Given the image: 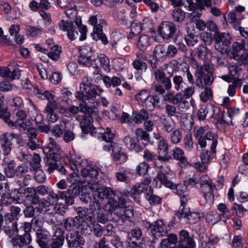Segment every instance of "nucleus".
Returning a JSON list of instances; mask_svg holds the SVG:
<instances>
[{"label":"nucleus","instance_id":"nucleus-51","mask_svg":"<svg viewBox=\"0 0 248 248\" xmlns=\"http://www.w3.org/2000/svg\"><path fill=\"white\" fill-rule=\"evenodd\" d=\"M48 193V195L47 197L46 203L44 202H42L41 203V205L43 207H46L45 204L47 203L50 205H53L56 203L59 199V195L53 191L49 192ZM46 206H48V205H46Z\"/></svg>","mask_w":248,"mask_h":248},{"label":"nucleus","instance_id":"nucleus-49","mask_svg":"<svg viewBox=\"0 0 248 248\" xmlns=\"http://www.w3.org/2000/svg\"><path fill=\"white\" fill-rule=\"evenodd\" d=\"M154 53L157 59L166 58V49L162 45H157L154 49Z\"/></svg>","mask_w":248,"mask_h":248},{"label":"nucleus","instance_id":"nucleus-57","mask_svg":"<svg viewBox=\"0 0 248 248\" xmlns=\"http://www.w3.org/2000/svg\"><path fill=\"white\" fill-rule=\"evenodd\" d=\"M200 97L201 100L203 102H206L211 99L213 97L211 89L209 87H205L204 90L200 93Z\"/></svg>","mask_w":248,"mask_h":248},{"label":"nucleus","instance_id":"nucleus-39","mask_svg":"<svg viewBox=\"0 0 248 248\" xmlns=\"http://www.w3.org/2000/svg\"><path fill=\"white\" fill-rule=\"evenodd\" d=\"M98 196L101 199H109L114 196V192L111 188L100 187L98 189Z\"/></svg>","mask_w":248,"mask_h":248},{"label":"nucleus","instance_id":"nucleus-30","mask_svg":"<svg viewBox=\"0 0 248 248\" xmlns=\"http://www.w3.org/2000/svg\"><path fill=\"white\" fill-rule=\"evenodd\" d=\"M171 16L175 22L180 23L185 20L186 13L182 9L177 7L172 11Z\"/></svg>","mask_w":248,"mask_h":248},{"label":"nucleus","instance_id":"nucleus-35","mask_svg":"<svg viewBox=\"0 0 248 248\" xmlns=\"http://www.w3.org/2000/svg\"><path fill=\"white\" fill-rule=\"evenodd\" d=\"M172 83L174 88L177 91H182L185 87V81L180 75H175L172 77Z\"/></svg>","mask_w":248,"mask_h":248},{"label":"nucleus","instance_id":"nucleus-53","mask_svg":"<svg viewBox=\"0 0 248 248\" xmlns=\"http://www.w3.org/2000/svg\"><path fill=\"white\" fill-rule=\"evenodd\" d=\"M157 159L164 162H169L171 160V156L169 155V150H157Z\"/></svg>","mask_w":248,"mask_h":248},{"label":"nucleus","instance_id":"nucleus-2","mask_svg":"<svg viewBox=\"0 0 248 248\" xmlns=\"http://www.w3.org/2000/svg\"><path fill=\"white\" fill-rule=\"evenodd\" d=\"M215 48L222 54H227L230 59H238L239 55L236 52H231L228 48L231 43V37L228 32L215 33Z\"/></svg>","mask_w":248,"mask_h":248},{"label":"nucleus","instance_id":"nucleus-16","mask_svg":"<svg viewBox=\"0 0 248 248\" xmlns=\"http://www.w3.org/2000/svg\"><path fill=\"white\" fill-rule=\"evenodd\" d=\"M44 152L49 155V157L54 158L55 155L60 154V147L52 138L48 139V142L44 147Z\"/></svg>","mask_w":248,"mask_h":248},{"label":"nucleus","instance_id":"nucleus-27","mask_svg":"<svg viewBox=\"0 0 248 248\" xmlns=\"http://www.w3.org/2000/svg\"><path fill=\"white\" fill-rule=\"evenodd\" d=\"M81 224L78 218L70 217L66 218L64 222V227L68 231L73 230L75 228H78Z\"/></svg>","mask_w":248,"mask_h":248},{"label":"nucleus","instance_id":"nucleus-3","mask_svg":"<svg viewBox=\"0 0 248 248\" xmlns=\"http://www.w3.org/2000/svg\"><path fill=\"white\" fill-rule=\"evenodd\" d=\"M68 111L73 114H77L80 112L77 117V120L80 123V126L83 132L86 133L88 132V128L91 124L92 118L89 114V109L85 106L80 104L79 106H71L68 108Z\"/></svg>","mask_w":248,"mask_h":248},{"label":"nucleus","instance_id":"nucleus-50","mask_svg":"<svg viewBox=\"0 0 248 248\" xmlns=\"http://www.w3.org/2000/svg\"><path fill=\"white\" fill-rule=\"evenodd\" d=\"M126 65L125 60L122 58H117L112 61V66L116 71H120L124 69Z\"/></svg>","mask_w":248,"mask_h":248},{"label":"nucleus","instance_id":"nucleus-11","mask_svg":"<svg viewBox=\"0 0 248 248\" xmlns=\"http://www.w3.org/2000/svg\"><path fill=\"white\" fill-rule=\"evenodd\" d=\"M59 28L61 31L67 32L68 37L71 40L78 38V33L71 21L62 20L59 23Z\"/></svg>","mask_w":248,"mask_h":248},{"label":"nucleus","instance_id":"nucleus-13","mask_svg":"<svg viewBox=\"0 0 248 248\" xmlns=\"http://www.w3.org/2000/svg\"><path fill=\"white\" fill-rule=\"evenodd\" d=\"M33 111L29 112V115L32 120L35 122L36 126L42 132H47L50 128L48 126L43 123V117L42 114H38L36 107L33 105Z\"/></svg>","mask_w":248,"mask_h":248},{"label":"nucleus","instance_id":"nucleus-34","mask_svg":"<svg viewBox=\"0 0 248 248\" xmlns=\"http://www.w3.org/2000/svg\"><path fill=\"white\" fill-rule=\"evenodd\" d=\"M184 184L185 186H183L184 187H186V186H191L192 187H195L198 189L201 188V186L199 184V178L197 177L196 175H193L192 177L189 178L188 179L184 181ZM183 189L182 194L184 192V190L186 189V187L182 188Z\"/></svg>","mask_w":248,"mask_h":248},{"label":"nucleus","instance_id":"nucleus-52","mask_svg":"<svg viewBox=\"0 0 248 248\" xmlns=\"http://www.w3.org/2000/svg\"><path fill=\"white\" fill-rule=\"evenodd\" d=\"M34 93L42 99H46L47 100L49 97H51L53 94L52 93L48 91L42 90L38 88L37 86H35L34 88Z\"/></svg>","mask_w":248,"mask_h":248},{"label":"nucleus","instance_id":"nucleus-42","mask_svg":"<svg viewBox=\"0 0 248 248\" xmlns=\"http://www.w3.org/2000/svg\"><path fill=\"white\" fill-rule=\"evenodd\" d=\"M17 137V135L15 133L6 132L0 135V140L2 144L12 146V140Z\"/></svg>","mask_w":248,"mask_h":248},{"label":"nucleus","instance_id":"nucleus-38","mask_svg":"<svg viewBox=\"0 0 248 248\" xmlns=\"http://www.w3.org/2000/svg\"><path fill=\"white\" fill-rule=\"evenodd\" d=\"M181 117V126L185 130H190L192 127L193 122L191 117L187 114H184Z\"/></svg>","mask_w":248,"mask_h":248},{"label":"nucleus","instance_id":"nucleus-41","mask_svg":"<svg viewBox=\"0 0 248 248\" xmlns=\"http://www.w3.org/2000/svg\"><path fill=\"white\" fill-rule=\"evenodd\" d=\"M204 214L202 212H191L186 218L187 222L190 224H195L203 218Z\"/></svg>","mask_w":248,"mask_h":248},{"label":"nucleus","instance_id":"nucleus-1","mask_svg":"<svg viewBox=\"0 0 248 248\" xmlns=\"http://www.w3.org/2000/svg\"><path fill=\"white\" fill-rule=\"evenodd\" d=\"M196 64L195 76V84L199 88L211 86L214 82L213 67L209 63L200 64L194 60Z\"/></svg>","mask_w":248,"mask_h":248},{"label":"nucleus","instance_id":"nucleus-18","mask_svg":"<svg viewBox=\"0 0 248 248\" xmlns=\"http://www.w3.org/2000/svg\"><path fill=\"white\" fill-rule=\"evenodd\" d=\"M210 129L209 127L207 125L203 126H196L194 127V135L198 139V143L202 148H204L207 145V143L204 141L203 137Z\"/></svg>","mask_w":248,"mask_h":248},{"label":"nucleus","instance_id":"nucleus-61","mask_svg":"<svg viewBox=\"0 0 248 248\" xmlns=\"http://www.w3.org/2000/svg\"><path fill=\"white\" fill-rule=\"evenodd\" d=\"M184 148L186 151H191L193 147V142L191 134H186L183 140Z\"/></svg>","mask_w":248,"mask_h":248},{"label":"nucleus","instance_id":"nucleus-28","mask_svg":"<svg viewBox=\"0 0 248 248\" xmlns=\"http://www.w3.org/2000/svg\"><path fill=\"white\" fill-rule=\"evenodd\" d=\"M148 118V112L145 109H142L139 112L133 113V116L132 118V121L137 124H140L142 123V120H146Z\"/></svg>","mask_w":248,"mask_h":248},{"label":"nucleus","instance_id":"nucleus-48","mask_svg":"<svg viewBox=\"0 0 248 248\" xmlns=\"http://www.w3.org/2000/svg\"><path fill=\"white\" fill-rule=\"evenodd\" d=\"M229 23L235 29L239 28L240 24V20L237 17V15L235 12L231 11L229 13L228 16Z\"/></svg>","mask_w":248,"mask_h":248},{"label":"nucleus","instance_id":"nucleus-17","mask_svg":"<svg viewBox=\"0 0 248 248\" xmlns=\"http://www.w3.org/2000/svg\"><path fill=\"white\" fill-rule=\"evenodd\" d=\"M240 116V110L235 107L230 108L227 110L226 115L222 117L224 122L228 125H234L232 120H236Z\"/></svg>","mask_w":248,"mask_h":248},{"label":"nucleus","instance_id":"nucleus-15","mask_svg":"<svg viewBox=\"0 0 248 248\" xmlns=\"http://www.w3.org/2000/svg\"><path fill=\"white\" fill-rule=\"evenodd\" d=\"M112 153V157L113 161L117 164H122L124 163L127 160V155L122 152V147L120 144H114Z\"/></svg>","mask_w":248,"mask_h":248},{"label":"nucleus","instance_id":"nucleus-6","mask_svg":"<svg viewBox=\"0 0 248 248\" xmlns=\"http://www.w3.org/2000/svg\"><path fill=\"white\" fill-rule=\"evenodd\" d=\"M188 3V9L193 11L190 15L192 19L201 16L202 14V10L205 6L209 7L211 5L210 0H187Z\"/></svg>","mask_w":248,"mask_h":248},{"label":"nucleus","instance_id":"nucleus-8","mask_svg":"<svg viewBox=\"0 0 248 248\" xmlns=\"http://www.w3.org/2000/svg\"><path fill=\"white\" fill-rule=\"evenodd\" d=\"M195 246V242L192 235L185 230L179 232L177 248H193Z\"/></svg>","mask_w":248,"mask_h":248},{"label":"nucleus","instance_id":"nucleus-33","mask_svg":"<svg viewBox=\"0 0 248 248\" xmlns=\"http://www.w3.org/2000/svg\"><path fill=\"white\" fill-rule=\"evenodd\" d=\"M10 112L7 108H1L0 110V118L2 119L9 126L13 127L15 126L16 124L14 121L11 120Z\"/></svg>","mask_w":248,"mask_h":248},{"label":"nucleus","instance_id":"nucleus-29","mask_svg":"<svg viewBox=\"0 0 248 248\" xmlns=\"http://www.w3.org/2000/svg\"><path fill=\"white\" fill-rule=\"evenodd\" d=\"M232 210H235L236 215L239 217H242L244 213L248 211V203L247 204H238L234 202L231 208Z\"/></svg>","mask_w":248,"mask_h":248},{"label":"nucleus","instance_id":"nucleus-20","mask_svg":"<svg viewBox=\"0 0 248 248\" xmlns=\"http://www.w3.org/2000/svg\"><path fill=\"white\" fill-rule=\"evenodd\" d=\"M66 240H67L69 247H74L76 246L77 248H81L77 247L78 245H83L85 241L83 237L79 234L72 232L68 233L66 235Z\"/></svg>","mask_w":248,"mask_h":248},{"label":"nucleus","instance_id":"nucleus-4","mask_svg":"<svg viewBox=\"0 0 248 248\" xmlns=\"http://www.w3.org/2000/svg\"><path fill=\"white\" fill-rule=\"evenodd\" d=\"M153 184L156 188H161L163 185L165 187L174 190V192L179 195L182 194L183 189L182 188H185L181 185H176L170 180L164 172H159L153 181Z\"/></svg>","mask_w":248,"mask_h":248},{"label":"nucleus","instance_id":"nucleus-26","mask_svg":"<svg viewBox=\"0 0 248 248\" xmlns=\"http://www.w3.org/2000/svg\"><path fill=\"white\" fill-rule=\"evenodd\" d=\"M150 41L151 39L149 36L142 34L138 39L137 46L140 50L144 51L149 47Z\"/></svg>","mask_w":248,"mask_h":248},{"label":"nucleus","instance_id":"nucleus-12","mask_svg":"<svg viewBox=\"0 0 248 248\" xmlns=\"http://www.w3.org/2000/svg\"><path fill=\"white\" fill-rule=\"evenodd\" d=\"M32 237L29 234H23L22 235H16L11 238V244L15 247L23 248L24 247L28 246L32 242Z\"/></svg>","mask_w":248,"mask_h":248},{"label":"nucleus","instance_id":"nucleus-56","mask_svg":"<svg viewBox=\"0 0 248 248\" xmlns=\"http://www.w3.org/2000/svg\"><path fill=\"white\" fill-rule=\"evenodd\" d=\"M27 117V114L25 111L23 110L18 109L15 111V121L14 123L16 124V125L13 128H16L17 127V123L23 121Z\"/></svg>","mask_w":248,"mask_h":248},{"label":"nucleus","instance_id":"nucleus-40","mask_svg":"<svg viewBox=\"0 0 248 248\" xmlns=\"http://www.w3.org/2000/svg\"><path fill=\"white\" fill-rule=\"evenodd\" d=\"M217 153V148H215V153L213 154L212 150L210 149V151L203 150L200 155L202 163H208L211 158H213L216 156Z\"/></svg>","mask_w":248,"mask_h":248},{"label":"nucleus","instance_id":"nucleus-58","mask_svg":"<svg viewBox=\"0 0 248 248\" xmlns=\"http://www.w3.org/2000/svg\"><path fill=\"white\" fill-rule=\"evenodd\" d=\"M142 235V231L138 227L133 228L128 233V237L130 240H138L140 239Z\"/></svg>","mask_w":248,"mask_h":248},{"label":"nucleus","instance_id":"nucleus-55","mask_svg":"<svg viewBox=\"0 0 248 248\" xmlns=\"http://www.w3.org/2000/svg\"><path fill=\"white\" fill-rule=\"evenodd\" d=\"M182 131L180 129L173 130L170 135V140L172 143L178 144L182 139Z\"/></svg>","mask_w":248,"mask_h":248},{"label":"nucleus","instance_id":"nucleus-59","mask_svg":"<svg viewBox=\"0 0 248 248\" xmlns=\"http://www.w3.org/2000/svg\"><path fill=\"white\" fill-rule=\"evenodd\" d=\"M101 202L94 198L93 201H91L89 210L92 214L94 215L103 209H101Z\"/></svg>","mask_w":248,"mask_h":248},{"label":"nucleus","instance_id":"nucleus-45","mask_svg":"<svg viewBox=\"0 0 248 248\" xmlns=\"http://www.w3.org/2000/svg\"><path fill=\"white\" fill-rule=\"evenodd\" d=\"M95 223V220L94 222H89L88 220H84L82 221L79 227H78L79 230H80L82 233L85 234H90L92 232V227L91 225H93Z\"/></svg>","mask_w":248,"mask_h":248},{"label":"nucleus","instance_id":"nucleus-37","mask_svg":"<svg viewBox=\"0 0 248 248\" xmlns=\"http://www.w3.org/2000/svg\"><path fill=\"white\" fill-rule=\"evenodd\" d=\"M199 180V184L201 186V190L207 189L212 187H215V185L213 184L212 180L206 175L202 176Z\"/></svg>","mask_w":248,"mask_h":248},{"label":"nucleus","instance_id":"nucleus-21","mask_svg":"<svg viewBox=\"0 0 248 248\" xmlns=\"http://www.w3.org/2000/svg\"><path fill=\"white\" fill-rule=\"evenodd\" d=\"M88 162L86 160L81 157L71 158L69 160V166L72 170L78 172L84 168L87 167Z\"/></svg>","mask_w":248,"mask_h":248},{"label":"nucleus","instance_id":"nucleus-46","mask_svg":"<svg viewBox=\"0 0 248 248\" xmlns=\"http://www.w3.org/2000/svg\"><path fill=\"white\" fill-rule=\"evenodd\" d=\"M66 124V122L63 121L62 123L55 125L51 130L52 134L56 138H60L63 134V128Z\"/></svg>","mask_w":248,"mask_h":248},{"label":"nucleus","instance_id":"nucleus-10","mask_svg":"<svg viewBox=\"0 0 248 248\" xmlns=\"http://www.w3.org/2000/svg\"><path fill=\"white\" fill-rule=\"evenodd\" d=\"M79 56L78 62L84 66L89 67L93 52L91 47L87 46H83L79 48Z\"/></svg>","mask_w":248,"mask_h":248},{"label":"nucleus","instance_id":"nucleus-31","mask_svg":"<svg viewBox=\"0 0 248 248\" xmlns=\"http://www.w3.org/2000/svg\"><path fill=\"white\" fill-rule=\"evenodd\" d=\"M53 240V241L52 243V248H59L63 245L64 237L61 230L55 232Z\"/></svg>","mask_w":248,"mask_h":248},{"label":"nucleus","instance_id":"nucleus-43","mask_svg":"<svg viewBox=\"0 0 248 248\" xmlns=\"http://www.w3.org/2000/svg\"><path fill=\"white\" fill-rule=\"evenodd\" d=\"M165 109V112L168 117H175L177 119H179L180 117L181 113L177 111L175 106L170 104H166Z\"/></svg>","mask_w":248,"mask_h":248},{"label":"nucleus","instance_id":"nucleus-25","mask_svg":"<svg viewBox=\"0 0 248 248\" xmlns=\"http://www.w3.org/2000/svg\"><path fill=\"white\" fill-rule=\"evenodd\" d=\"M78 216L75 217L78 218L80 223L84 220H88L89 222H94V217L89 215L88 209L86 208L78 207L77 209Z\"/></svg>","mask_w":248,"mask_h":248},{"label":"nucleus","instance_id":"nucleus-64","mask_svg":"<svg viewBox=\"0 0 248 248\" xmlns=\"http://www.w3.org/2000/svg\"><path fill=\"white\" fill-rule=\"evenodd\" d=\"M209 50L207 47L202 45H200L196 49V53L199 58L202 59H205L208 55Z\"/></svg>","mask_w":248,"mask_h":248},{"label":"nucleus","instance_id":"nucleus-47","mask_svg":"<svg viewBox=\"0 0 248 248\" xmlns=\"http://www.w3.org/2000/svg\"><path fill=\"white\" fill-rule=\"evenodd\" d=\"M217 210L221 213L219 215L220 218H223L227 219L231 218V216L230 214V210L227 208L225 204L220 203L217 206Z\"/></svg>","mask_w":248,"mask_h":248},{"label":"nucleus","instance_id":"nucleus-22","mask_svg":"<svg viewBox=\"0 0 248 248\" xmlns=\"http://www.w3.org/2000/svg\"><path fill=\"white\" fill-rule=\"evenodd\" d=\"M81 176L84 178H86V180L93 181L96 180L98 175V171L93 167L87 164V167L84 168L81 170Z\"/></svg>","mask_w":248,"mask_h":248},{"label":"nucleus","instance_id":"nucleus-5","mask_svg":"<svg viewBox=\"0 0 248 248\" xmlns=\"http://www.w3.org/2000/svg\"><path fill=\"white\" fill-rule=\"evenodd\" d=\"M85 97V106L89 109V113H93L97 111V102H95V98L97 95H100L103 90L98 86H93L88 88Z\"/></svg>","mask_w":248,"mask_h":248},{"label":"nucleus","instance_id":"nucleus-63","mask_svg":"<svg viewBox=\"0 0 248 248\" xmlns=\"http://www.w3.org/2000/svg\"><path fill=\"white\" fill-rule=\"evenodd\" d=\"M218 242V238H209L207 241H203L201 243V248H216V245Z\"/></svg>","mask_w":248,"mask_h":248},{"label":"nucleus","instance_id":"nucleus-14","mask_svg":"<svg viewBox=\"0 0 248 248\" xmlns=\"http://www.w3.org/2000/svg\"><path fill=\"white\" fill-rule=\"evenodd\" d=\"M148 229L153 235L157 232L161 236H165L168 231L166 224L161 219L157 220L154 224H149Z\"/></svg>","mask_w":248,"mask_h":248},{"label":"nucleus","instance_id":"nucleus-36","mask_svg":"<svg viewBox=\"0 0 248 248\" xmlns=\"http://www.w3.org/2000/svg\"><path fill=\"white\" fill-rule=\"evenodd\" d=\"M233 51L237 54V52L242 50H248V39H243L240 42H235L232 44Z\"/></svg>","mask_w":248,"mask_h":248},{"label":"nucleus","instance_id":"nucleus-62","mask_svg":"<svg viewBox=\"0 0 248 248\" xmlns=\"http://www.w3.org/2000/svg\"><path fill=\"white\" fill-rule=\"evenodd\" d=\"M145 185L140 183L136 184L131 189L130 194L132 195H139L141 194L145 190L147 191V189L145 187Z\"/></svg>","mask_w":248,"mask_h":248},{"label":"nucleus","instance_id":"nucleus-60","mask_svg":"<svg viewBox=\"0 0 248 248\" xmlns=\"http://www.w3.org/2000/svg\"><path fill=\"white\" fill-rule=\"evenodd\" d=\"M135 134L138 140H142L145 141H149L150 136L147 131L143 130L142 128H137L135 131Z\"/></svg>","mask_w":248,"mask_h":248},{"label":"nucleus","instance_id":"nucleus-32","mask_svg":"<svg viewBox=\"0 0 248 248\" xmlns=\"http://www.w3.org/2000/svg\"><path fill=\"white\" fill-rule=\"evenodd\" d=\"M62 52V47L58 45H54L50 48V51H47V53L50 59L53 61H58Z\"/></svg>","mask_w":248,"mask_h":248},{"label":"nucleus","instance_id":"nucleus-19","mask_svg":"<svg viewBox=\"0 0 248 248\" xmlns=\"http://www.w3.org/2000/svg\"><path fill=\"white\" fill-rule=\"evenodd\" d=\"M171 159H173L179 161L181 166H186L188 164L187 157L185 155L184 152L179 147H175L171 151Z\"/></svg>","mask_w":248,"mask_h":248},{"label":"nucleus","instance_id":"nucleus-23","mask_svg":"<svg viewBox=\"0 0 248 248\" xmlns=\"http://www.w3.org/2000/svg\"><path fill=\"white\" fill-rule=\"evenodd\" d=\"M204 141L207 143V140L209 144H211L210 149L212 150L213 154L215 153V148H217L218 144L217 137L210 129L202 138Z\"/></svg>","mask_w":248,"mask_h":248},{"label":"nucleus","instance_id":"nucleus-54","mask_svg":"<svg viewBox=\"0 0 248 248\" xmlns=\"http://www.w3.org/2000/svg\"><path fill=\"white\" fill-rule=\"evenodd\" d=\"M215 187L209 188L203 190H201V192L202 193L203 196L207 202L212 203L214 202V196L213 194V189Z\"/></svg>","mask_w":248,"mask_h":248},{"label":"nucleus","instance_id":"nucleus-9","mask_svg":"<svg viewBox=\"0 0 248 248\" xmlns=\"http://www.w3.org/2000/svg\"><path fill=\"white\" fill-rule=\"evenodd\" d=\"M159 34L164 39H170L173 37L176 31L175 25L171 22L165 21L159 26Z\"/></svg>","mask_w":248,"mask_h":248},{"label":"nucleus","instance_id":"nucleus-7","mask_svg":"<svg viewBox=\"0 0 248 248\" xmlns=\"http://www.w3.org/2000/svg\"><path fill=\"white\" fill-rule=\"evenodd\" d=\"M19 67L15 62H11L7 66L0 68V76L10 80L18 79L20 76Z\"/></svg>","mask_w":248,"mask_h":248},{"label":"nucleus","instance_id":"nucleus-24","mask_svg":"<svg viewBox=\"0 0 248 248\" xmlns=\"http://www.w3.org/2000/svg\"><path fill=\"white\" fill-rule=\"evenodd\" d=\"M123 140L125 145L131 151L139 153L143 150V148L138 144L134 139L129 136H126Z\"/></svg>","mask_w":248,"mask_h":248},{"label":"nucleus","instance_id":"nucleus-44","mask_svg":"<svg viewBox=\"0 0 248 248\" xmlns=\"http://www.w3.org/2000/svg\"><path fill=\"white\" fill-rule=\"evenodd\" d=\"M242 81L240 79H237L234 80L232 84H230L227 89V93L229 96L232 97L236 93V89L240 87L242 85Z\"/></svg>","mask_w":248,"mask_h":248}]
</instances>
